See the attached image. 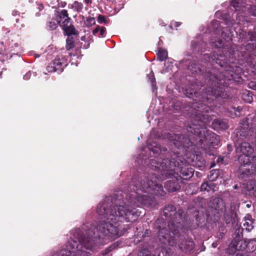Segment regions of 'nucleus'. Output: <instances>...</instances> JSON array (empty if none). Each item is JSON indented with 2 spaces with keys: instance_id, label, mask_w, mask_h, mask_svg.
<instances>
[{
  "instance_id": "obj_1",
  "label": "nucleus",
  "mask_w": 256,
  "mask_h": 256,
  "mask_svg": "<svg viewBox=\"0 0 256 256\" xmlns=\"http://www.w3.org/2000/svg\"><path fill=\"white\" fill-rule=\"evenodd\" d=\"M96 212L102 216L101 220L94 226L88 229L82 228L84 234L80 232L86 238V248H92L102 240H113L120 236L122 232L120 229V222L134 221L140 216V212L132 208L128 204H122L112 207L106 201L100 202L96 208Z\"/></svg>"
},
{
  "instance_id": "obj_2",
  "label": "nucleus",
  "mask_w": 256,
  "mask_h": 256,
  "mask_svg": "<svg viewBox=\"0 0 256 256\" xmlns=\"http://www.w3.org/2000/svg\"><path fill=\"white\" fill-rule=\"evenodd\" d=\"M152 177L151 179L144 178L140 180L133 181L130 184V190L134 192L129 194L128 200L131 204L138 206L142 204H146L148 194L162 195V186L160 184L154 181Z\"/></svg>"
},
{
  "instance_id": "obj_3",
  "label": "nucleus",
  "mask_w": 256,
  "mask_h": 256,
  "mask_svg": "<svg viewBox=\"0 0 256 256\" xmlns=\"http://www.w3.org/2000/svg\"><path fill=\"white\" fill-rule=\"evenodd\" d=\"M187 126V130L192 134L198 135L199 142L202 148L206 150L207 147L215 146L220 143V137L216 134L209 131L206 126V122L200 120L196 121Z\"/></svg>"
},
{
  "instance_id": "obj_4",
  "label": "nucleus",
  "mask_w": 256,
  "mask_h": 256,
  "mask_svg": "<svg viewBox=\"0 0 256 256\" xmlns=\"http://www.w3.org/2000/svg\"><path fill=\"white\" fill-rule=\"evenodd\" d=\"M74 240L70 242L66 248L56 252L52 256H88L89 252L86 250L92 248H84L88 242L80 232V230L74 232Z\"/></svg>"
},
{
  "instance_id": "obj_5",
  "label": "nucleus",
  "mask_w": 256,
  "mask_h": 256,
  "mask_svg": "<svg viewBox=\"0 0 256 256\" xmlns=\"http://www.w3.org/2000/svg\"><path fill=\"white\" fill-rule=\"evenodd\" d=\"M180 222H176L178 226L176 225L174 222H170L168 224V227L174 236H172L168 232L166 228L160 230L158 232V237L160 241L163 244L168 243L171 246L176 244V238L179 236V229L180 228Z\"/></svg>"
},
{
  "instance_id": "obj_6",
  "label": "nucleus",
  "mask_w": 256,
  "mask_h": 256,
  "mask_svg": "<svg viewBox=\"0 0 256 256\" xmlns=\"http://www.w3.org/2000/svg\"><path fill=\"white\" fill-rule=\"evenodd\" d=\"M177 164L174 159H164L161 162H158L156 160L153 159L151 164L156 168L162 172V174L166 178H168L174 174L178 169Z\"/></svg>"
},
{
  "instance_id": "obj_7",
  "label": "nucleus",
  "mask_w": 256,
  "mask_h": 256,
  "mask_svg": "<svg viewBox=\"0 0 256 256\" xmlns=\"http://www.w3.org/2000/svg\"><path fill=\"white\" fill-rule=\"evenodd\" d=\"M256 243L255 240H250L248 242L243 240H233L230 244L228 248V252L230 254H234L236 250H243L246 247H250L251 245L254 246Z\"/></svg>"
},
{
  "instance_id": "obj_8",
  "label": "nucleus",
  "mask_w": 256,
  "mask_h": 256,
  "mask_svg": "<svg viewBox=\"0 0 256 256\" xmlns=\"http://www.w3.org/2000/svg\"><path fill=\"white\" fill-rule=\"evenodd\" d=\"M246 122L247 120H244V123L241 124L236 134L242 139L252 140L256 134V129L250 127Z\"/></svg>"
},
{
  "instance_id": "obj_9",
  "label": "nucleus",
  "mask_w": 256,
  "mask_h": 256,
  "mask_svg": "<svg viewBox=\"0 0 256 256\" xmlns=\"http://www.w3.org/2000/svg\"><path fill=\"white\" fill-rule=\"evenodd\" d=\"M251 154H241L239 158H238V161L240 164V170L242 172V173L245 174L246 171L248 172V170H250L249 168H242V166L244 167L247 165L250 164V159L252 158V157L250 156Z\"/></svg>"
},
{
  "instance_id": "obj_10",
  "label": "nucleus",
  "mask_w": 256,
  "mask_h": 256,
  "mask_svg": "<svg viewBox=\"0 0 256 256\" xmlns=\"http://www.w3.org/2000/svg\"><path fill=\"white\" fill-rule=\"evenodd\" d=\"M70 20V18L68 16L66 10H62L58 12L57 22L60 26H63L64 24H69Z\"/></svg>"
},
{
  "instance_id": "obj_11",
  "label": "nucleus",
  "mask_w": 256,
  "mask_h": 256,
  "mask_svg": "<svg viewBox=\"0 0 256 256\" xmlns=\"http://www.w3.org/2000/svg\"><path fill=\"white\" fill-rule=\"evenodd\" d=\"M237 150L248 155L252 154L254 149L248 142H244L237 148Z\"/></svg>"
},
{
  "instance_id": "obj_12",
  "label": "nucleus",
  "mask_w": 256,
  "mask_h": 256,
  "mask_svg": "<svg viewBox=\"0 0 256 256\" xmlns=\"http://www.w3.org/2000/svg\"><path fill=\"white\" fill-rule=\"evenodd\" d=\"M210 206L218 211L222 210L224 208L223 201L220 198H215L213 199Z\"/></svg>"
},
{
  "instance_id": "obj_13",
  "label": "nucleus",
  "mask_w": 256,
  "mask_h": 256,
  "mask_svg": "<svg viewBox=\"0 0 256 256\" xmlns=\"http://www.w3.org/2000/svg\"><path fill=\"white\" fill-rule=\"evenodd\" d=\"M62 27L68 36L76 34L74 27L71 24H64Z\"/></svg>"
},
{
  "instance_id": "obj_14",
  "label": "nucleus",
  "mask_w": 256,
  "mask_h": 256,
  "mask_svg": "<svg viewBox=\"0 0 256 256\" xmlns=\"http://www.w3.org/2000/svg\"><path fill=\"white\" fill-rule=\"evenodd\" d=\"M251 169L248 170V172H244L246 175H250L256 172V155H254L252 157L251 160Z\"/></svg>"
},
{
  "instance_id": "obj_15",
  "label": "nucleus",
  "mask_w": 256,
  "mask_h": 256,
  "mask_svg": "<svg viewBox=\"0 0 256 256\" xmlns=\"http://www.w3.org/2000/svg\"><path fill=\"white\" fill-rule=\"evenodd\" d=\"M69 8L77 12H82L83 9V4L78 1H74L72 4L68 6Z\"/></svg>"
},
{
  "instance_id": "obj_16",
  "label": "nucleus",
  "mask_w": 256,
  "mask_h": 256,
  "mask_svg": "<svg viewBox=\"0 0 256 256\" xmlns=\"http://www.w3.org/2000/svg\"><path fill=\"white\" fill-rule=\"evenodd\" d=\"M220 173V170H213L210 172V174L208 176V178L210 181L214 182L216 180Z\"/></svg>"
},
{
  "instance_id": "obj_17",
  "label": "nucleus",
  "mask_w": 256,
  "mask_h": 256,
  "mask_svg": "<svg viewBox=\"0 0 256 256\" xmlns=\"http://www.w3.org/2000/svg\"><path fill=\"white\" fill-rule=\"evenodd\" d=\"M63 64L60 60H55L52 62V66L54 68V70L58 72H62L63 70Z\"/></svg>"
},
{
  "instance_id": "obj_18",
  "label": "nucleus",
  "mask_w": 256,
  "mask_h": 256,
  "mask_svg": "<svg viewBox=\"0 0 256 256\" xmlns=\"http://www.w3.org/2000/svg\"><path fill=\"white\" fill-rule=\"evenodd\" d=\"M204 94V96L208 100H214L217 96V94L216 91L213 90H208V92H206Z\"/></svg>"
},
{
  "instance_id": "obj_19",
  "label": "nucleus",
  "mask_w": 256,
  "mask_h": 256,
  "mask_svg": "<svg viewBox=\"0 0 256 256\" xmlns=\"http://www.w3.org/2000/svg\"><path fill=\"white\" fill-rule=\"evenodd\" d=\"M158 58L160 61H163L168 57V52L166 50L160 48L158 54Z\"/></svg>"
},
{
  "instance_id": "obj_20",
  "label": "nucleus",
  "mask_w": 256,
  "mask_h": 256,
  "mask_svg": "<svg viewBox=\"0 0 256 256\" xmlns=\"http://www.w3.org/2000/svg\"><path fill=\"white\" fill-rule=\"evenodd\" d=\"M246 188L248 190H256V180H252L248 182L246 184Z\"/></svg>"
},
{
  "instance_id": "obj_21",
  "label": "nucleus",
  "mask_w": 256,
  "mask_h": 256,
  "mask_svg": "<svg viewBox=\"0 0 256 256\" xmlns=\"http://www.w3.org/2000/svg\"><path fill=\"white\" fill-rule=\"evenodd\" d=\"M242 98L246 102L250 103L252 101V92L250 91H247L245 94H243Z\"/></svg>"
},
{
  "instance_id": "obj_22",
  "label": "nucleus",
  "mask_w": 256,
  "mask_h": 256,
  "mask_svg": "<svg viewBox=\"0 0 256 256\" xmlns=\"http://www.w3.org/2000/svg\"><path fill=\"white\" fill-rule=\"evenodd\" d=\"M148 149L152 151L154 154L159 152L161 150L159 147H158L156 144L155 142H154L152 144L148 146Z\"/></svg>"
},
{
  "instance_id": "obj_23",
  "label": "nucleus",
  "mask_w": 256,
  "mask_h": 256,
  "mask_svg": "<svg viewBox=\"0 0 256 256\" xmlns=\"http://www.w3.org/2000/svg\"><path fill=\"white\" fill-rule=\"evenodd\" d=\"M66 47L67 50H70L74 47V42L72 38H68L66 39Z\"/></svg>"
},
{
  "instance_id": "obj_24",
  "label": "nucleus",
  "mask_w": 256,
  "mask_h": 256,
  "mask_svg": "<svg viewBox=\"0 0 256 256\" xmlns=\"http://www.w3.org/2000/svg\"><path fill=\"white\" fill-rule=\"evenodd\" d=\"M212 124L214 126H217L218 128H224L226 127V124L222 122L220 120H215L212 122Z\"/></svg>"
},
{
  "instance_id": "obj_25",
  "label": "nucleus",
  "mask_w": 256,
  "mask_h": 256,
  "mask_svg": "<svg viewBox=\"0 0 256 256\" xmlns=\"http://www.w3.org/2000/svg\"><path fill=\"white\" fill-rule=\"evenodd\" d=\"M96 23V20L94 18L88 17L86 18V22H84V24L86 26H91L94 25Z\"/></svg>"
},
{
  "instance_id": "obj_26",
  "label": "nucleus",
  "mask_w": 256,
  "mask_h": 256,
  "mask_svg": "<svg viewBox=\"0 0 256 256\" xmlns=\"http://www.w3.org/2000/svg\"><path fill=\"white\" fill-rule=\"evenodd\" d=\"M243 226L245 228V229L248 232L254 228L252 222L250 220L246 221L244 223Z\"/></svg>"
},
{
  "instance_id": "obj_27",
  "label": "nucleus",
  "mask_w": 256,
  "mask_h": 256,
  "mask_svg": "<svg viewBox=\"0 0 256 256\" xmlns=\"http://www.w3.org/2000/svg\"><path fill=\"white\" fill-rule=\"evenodd\" d=\"M248 36L250 39V40L252 42H256V34L254 32H249L248 34ZM252 44V45L254 44H255L254 42H252V44L248 43V45H250Z\"/></svg>"
},
{
  "instance_id": "obj_28",
  "label": "nucleus",
  "mask_w": 256,
  "mask_h": 256,
  "mask_svg": "<svg viewBox=\"0 0 256 256\" xmlns=\"http://www.w3.org/2000/svg\"><path fill=\"white\" fill-rule=\"evenodd\" d=\"M58 24L57 20H52L48 22V26L51 30H53L56 28Z\"/></svg>"
},
{
  "instance_id": "obj_29",
  "label": "nucleus",
  "mask_w": 256,
  "mask_h": 256,
  "mask_svg": "<svg viewBox=\"0 0 256 256\" xmlns=\"http://www.w3.org/2000/svg\"><path fill=\"white\" fill-rule=\"evenodd\" d=\"M180 173L182 176H186V177H190L192 176V169H190V170H188V172L186 171L185 170H181Z\"/></svg>"
},
{
  "instance_id": "obj_30",
  "label": "nucleus",
  "mask_w": 256,
  "mask_h": 256,
  "mask_svg": "<svg viewBox=\"0 0 256 256\" xmlns=\"http://www.w3.org/2000/svg\"><path fill=\"white\" fill-rule=\"evenodd\" d=\"M208 191H210V190H212V191H215L216 190V186L212 182V181H210L209 180V182H208Z\"/></svg>"
},
{
  "instance_id": "obj_31",
  "label": "nucleus",
  "mask_w": 256,
  "mask_h": 256,
  "mask_svg": "<svg viewBox=\"0 0 256 256\" xmlns=\"http://www.w3.org/2000/svg\"><path fill=\"white\" fill-rule=\"evenodd\" d=\"M98 22L100 24H107L108 21L107 20H106V18L104 16L99 15L98 18Z\"/></svg>"
},
{
  "instance_id": "obj_32",
  "label": "nucleus",
  "mask_w": 256,
  "mask_h": 256,
  "mask_svg": "<svg viewBox=\"0 0 256 256\" xmlns=\"http://www.w3.org/2000/svg\"><path fill=\"white\" fill-rule=\"evenodd\" d=\"M193 107L196 109V108H198V110H196V111L198 112V114H200V112H202V110H204L202 108L204 107V106L202 104H198V105H196V104L193 106Z\"/></svg>"
},
{
  "instance_id": "obj_33",
  "label": "nucleus",
  "mask_w": 256,
  "mask_h": 256,
  "mask_svg": "<svg viewBox=\"0 0 256 256\" xmlns=\"http://www.w3.org/2000/svg\"><path fill=\"white\" fill-rule=\"evenodd\" d=\"M212 46H214L215 47H216L218 48H222L224 46V44H222V42L221 40H218L215 42H212Z\"/></svg>"
},
{
  "instance_id": "obj_34",
  "label": "nucleus",
  "mask_w": 256,
  "mask_h": 256,
  "mask_svg": "<svg viewBox=\"0 0 256 256\" xmlns=\"http://www.w3.org/2000/svg\"><path fill=\"white\" fill-rule=\"evenodd\" d=\"M174 210V206H168L167 207H166L164 208V215L166 216L168 214L167 211H169V210L173 211Z\"/></svg>"
},
{
  "instance_id": "obj_35",
  "label": "nucleus",
  "mask_w": 256,
  "mask_h": 256,
  "mask_svg": "<svg viewBox=\"0 0 256 256\" xmlns=\"http://www.w3.org/2000/svg\"><path fill=\"white\" fill-rule=\"evenodd\" d=\"M250 12L254 16H256V6H252L250 8Z\"/></svg>"
},
{
  "instance_id": "obj_36",
  "label": "nucleus",
  "mask_w": 256,
  "mask_h": 256,
  "mask_svg": "<svg viewBox=\"0 0 256 256\" xmlns=\"http://www.w3.org/2000/svg\"><path fill=\"white\" fill-rule=\"evenodd\" d=\"M208 182L203 183L200 187V189L202 191H208Z\"/></svg>"
},
{
  "instance_id": "obj_37",
  "label": "nucleus",
  "mask_w": 256,
  "mask_h": 256,
  "mask_svg": "<svg viewBox=\"0 0 256 256\" xmlns=\"http://www.w3.org/2000/svg\"><path fill=\"white\" fill-rule=\"evenodd\" d=\"M100 35L102 37H104L105 36V34H106V29L104 27V26H100Z\"/></svg>"
},
{
  "instance_id": "obj_38",
  "label": "nucleus",
  "mask_w": 256,
  "mask_h": 256,
  "mask_svg": "<svg viewBox=\"0 0 256 256\" xmlns=\"http://www.w3.org/2000/svg\"><path fill=\"white\" fill-rule=\"evenodd\" d=\"M210 80H212V82H214V83L216 82L217 84H218L219 82H220V80H217V78H216V76L214 74H212L210 76Z\"/></svg>"
},
{
  "instance_id": "obj_39",
  "label": "nucleus",
  "mask_w": 256,
  "mask_h": 256,
  "mask_svg": "<svg viewBox=\"0 0 256 256\" xmlns=\"http://www.w3.org/2000/svg\"><path fill=\"white\" fill-rule=\"evenodd\" d=\"M249 87L254 90H256V81L251 82L248 84Z\"/></svg>"
},
{
  "instance_id": "obj_40",
  "label": "nucleus",
  "mask_w": 256,
  "mask_h": 256,
  "mask_svg": "<svg viewBox=\"0 0 256 256\" xmlns=\"http://www.w3.org/2000/svg\"><path fill=\"white\" fill-rule=\"evenodd\" d=\"M47 70L48 72H56L54 68L52 66V63L50 64L47 66Z\"/></svg>"
},
{
  "instance_id": "obj_41",
  "label": "nucleus",
  "mask_w": 256,
  "mask_h": 256,
  "mask_svg": "<svg viewBox=\"0 0 256 256\" xmlns=\"http://www.w3.org/2000/svg\"><path fill=\"white\" fill-rule=\"evenodd\" d=\"M182 214H183L182 210H178V211L176 214V217L177 218V216H178L180 220H182Z\"/></svg>"
},
{
  "instance_id": "obj_42",
  "label": "nucleus",
  "mask_w": 256,
  "mask_h": 256,
  "mask_svg": "<svg viewBox=\"0 0 256 256\" xmlns=\"http://www.w3.org/2000/svg\"><path fill=\"white\" fill-rule=\"evenodd\" d=\"M31 76L30 72H28L26 73L25 75L24 76V78L26 80H28L30 78Z\"/></svg>"
},
{
  "instance_id": "obj_43",
  "label": "nucleus",
  "mask_w": 256,
  "mask_h": 256,
  "mask_svg": "<svg viewBox=\"0 0 256 256\" xmlns=\"http://www.w3.org/2000/svg\"><path fill=\"white\" fill-rule=\"evenodd\" d=\"M100 26H96V28L94 30H93L92 34H96L100 30Z\"/></svg>"
},
{
  "instance_id": "obj_44",
  "label": "nucleus",
  "mask_w": 256,
  "mask_h": 256,
  "mask_svg": "<svg viewBox=\"0 0 256 256\" xmlns=\"http://www.w3.org/2000/svg\"><path fill=\"white\" fill-rule=\"evenodd\" d=\"M232 5L234 7V8H237L238 7V4L236 3V1L235 0H232Z\"/></svg>"
},
{
  "instance_id": "obj_45",
  "label": "nucleus",
  "mask_w": 256,
  "mask_h": 256,
  "mask_svg": "<svg viewBox=\"0 0 256 256\" xmlns=\"http://www.w3.org/2000/svg\"><path fill=\"white\" fill-rule=\"evenodd\" d=\"M256 249V242L255 244H254V246H252V247L251 248V250L252 251L255 250Z\"/></svg>"
},
{
  "instance_id": "obj_46",
  "label": "nucleus",
  "mask_w": 256,
  "mask_h": 256,
  "mask_svg": "<svg viewBox=\"0 0 256 256\" xmlns=\"http://www.w3.org/2000/svg\"><path fill=\"white\" fill-rule=\"evenodd\" d=\"M84 2L86 4H90L92 3V0H84Z\"/></svg>"
},
{
  "instance_id": "obj_47",
  "label": "nucleus",
  "mask_w": 256,
  "mask_h": 256,
  "mask_svg": "<svg viewBox=\"0 0 256 256\" xmlns=\"http://www.w3.org/2000/svg\"><path fill=\"white\" fill-rule=\"evenodd\" d=\"M174 24H175L176 26H178L180 24H179L178 22H175Z\"/></svg>"
},
{
  "instance_id": "obj_48",
  "label": "nucleus",
  "mask_w": 256,
  "mask_h": 256,
  "mask_svg": "<svg viewBox=\"0 0 256 256\" xmlns=\"http://www.w3.org/2000/svg\"><path fill=\"white\" fill-rule=\"evenodd\" d=\"M254 138H255V140H254V144H255L256 145V134L254 136Z\"/></svg>"
},
{
  "instance_id": "obj_49",
  "label": "nucleus",
  "mask_w": 256,
  "mask_h": 256,
  "mask_svg": "<svg viewBox=\"0 0 256 256\" xmlns=\"http://www.w3.org/2000/svg\"><path fill=\"white\" fill-rule=\"evenodd\" d=\"M190 95H192V92H190V95H188L187 96L190 98Z\"/></svg>"
},
{
  "instance_id": "obj_50",
  "label": "nucleus",
  "mask_w": 256,
  "mask_h": 256,
  "mask_svg": "<svg viewBox=\"0 0 256 256\" xmlns=\"http://www.w3.org/2000/svg\"><path fill=\"white\" fill-rule=\"evenodd\" d=\"M148 233H149V230H146V234H148Z\"/></svg>"
},
{
  "instance_id": "obj_51",
  "label": "nucleus",
  "mask_w": 256,
  "mask_h": 256,
  "mask_svg": "<svg viewBox=\"0 0 256 256\" xmlns=\"http://www.w3.org/2000/svg\"><path fill=\"white\" fill-rule=\"evenodd\" d=\"M236 230L238 231V232H240L241 230L240 228L237 229Z\"/></svg>"
},
{
  "instance_id": "obj_52",
  "label": "nucleus",
  "mask_w": 256,
  "mask_h": 256,
  "mask_svg": "<svg viewBox=\"0 0 256 256\" xmlns=\"http://www.w3.org/2000/svg\"><path fill=\"white\" fill-rule=\"evenodd\" d=\"M254 195L256 196V190L254 191Z\"/></svg>"
},
{
  "instance_id": "obj_53",
  "label": "nucleus",
  "mask_w": 256,
  "mask_h": 256,
  "mask_svg": "<svg viewBox=\"0 0 256 256\" xmlns=\"http://www.w3.org/2000/svg\"><path fill=\"white\" fill-rule=\"evenodd\" d=\"M234 188H235V189L237 188V185H235L234 186Z\"/></svg>"
},
{
  "instance_id": "obj_54",
  "label": "nucleus",
  "mask_w": 256,
  "mask_h": 256,
  "mask_svg": "<svg viewBox=\"0 0 256 256\" xmlns=\"http://www.w3.org/2000/svg\"><path fill=\"white\" fill-rule=\"evenodd\" d=\"M212 246H213V247H216V246L214 244H212Z\"/></svg>"
},
{
  "instance_id": "obj_55",
  "label": "nucleus",
  "mask_w": 256,
  "mask_h": 256,
  "mask_svg": "<svg viewBox=\"0 0 256 256\" xmlns=\"http://www.w3.org/2000/svg\"><path fill=\"white\" fill-rule=\"evenodd\" d=\"M163 150H164V151H166V148H164Z\"/></svg>"
},
{
  "instance_id": "obj_56",
  "label": "nucleus",
  "mask_w": 256,
  "mask_h": 256,
  "mask_svg": "<svg viewBox=\"0 0 256 256\" xmlns=\"http://www.w3.org/2000/svg\"><path fill=\"white\" fill-rule=\"evenodd\" d=\"M18 20H16V22H18Z\"/></svg>"
}]
</instances>
